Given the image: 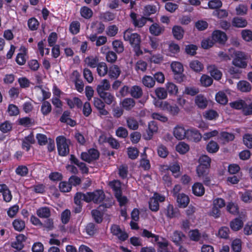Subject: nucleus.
<instances>
[{"label":"nucleus","instance_id":"nucleus-27","mask_svg":"<svg viewBox=\"0 0 252 252\" xmlns=\"http://www.w3.org/2000/svg\"><path fill=\"white\" fill-rule=\"evenodd\" d=\"M104 102L108 105L111 104L115 100L114 95L110 92H106L98 94Z\"/></svg>","mask_w":252,"mask_h":252},{"label":"nucleus","instance_id":"nucleus-16","mask_svg":"<svg viewBox=\"0 0 252 252\" xmlns=\"http://www.w3.org/2000/svg\"><path fill=\"white\" fill-rule=\"evenodd\" d=\"M192 193L196 196H202L205 193V188L199 182L195 183L192 187Z\"/></svg>","mask_w":252,"mask_h":252},{"label":"nucleus","instance_id":"nucleus-5","mask_svg":"<svg viewBox=\"0 0 252 252\" xmlns=\"http://www.w3.org/2000/svg\"><path fill=\"white\" fill-rule=\"evenodd\" d=\"M171 68L174 74V78L178 82L183 81L184 75L183 74L184 68L183 64L178 62H173L171 64Z\"/></svg>","mask_w":252,"mask_h":252},{"label":"nucleus","instance_id":"nucleus-57","mask_svg":"<svg viewBox=\"0 0 252 252\" xmlns=\"http://www.w3.org/2000/svg\"><path fill=\"white\" fill-rule=\"evenodd\" d=\"M127 155L129 158L131 159H135L139 155V151L135 147H128L127 148Z\"/></svg>","mask_w":252,"mask_h":252},{"label":"nucleus","instance_id":"nucleus-47","mask_svg":"<svg viewBox=\"0 0 252 252\" xmlns=\"http://www.w3.org/2000/svg\"><path fill=\"white\" fill-rule=\"evenodd\" d=\"M60 190L62 192H68L72 189L71 186L69 182L61 181L59 185Z\"/></svg>","mask_w":252,"mask_h":252},{"label":"nucleus","instance_id":"nucleus-55","mask_svg":"<svg viewBox=\"0 0 252 252\" xmlns=\"http://www.w3.org/2000/svg\"><path fill=\"white\" fill-rule=\"evenodd\" d=\"M71 213L69 209H65L61 214V221L64 224H67L70 219Z\"/></svg>","mask_w":252,"mask_h":252},{"label":"nucleus","instance_id":"nucleus-48","mask_svg":"<svg viewBox=\"0 0 252 252\" xmlns=\"http://www.w3.org/2000/svg\"><path fill=\"white\" fill-rule=\"evenodd\" d=\"M74 203L75 206L74 207L73 212L76 213H80L82 210V202L81 200L75 195L74 196Z\"/></svg>","mask_w":252,"mask_h":252},{"label":"nucleus","instance_id":"nucleus-35","mask_svg":"<svg viewBox=\"0 0 252 252\" xmlns=\"http://www.w3.org/2000/svg\"><path fill=\"white\" fill-rule=\"evenodd\" d=\"M215 98L217 102L222 105L226 104L228 101L226 94L222 91H220L216 94Z\"/></svg>","mask_w":252,"mask_h":252},{"label":"nucleus","instance_id":"nucleus-40","mask_svg":"<svg viewBox=\"0 0 252 252\" xmlns=\"http://www.w3.org/2000/svg\"><path fill=\"white\" fill-rule=\"evenodd\" d=\"M92 217L97 223H100L103 220V214L97 209H94L91 211Z\"/></svg>","mask_w":252,"mask_h":252},{"label":"nucleus","instance_id":"nucleus-29","mask_svg":"<svg viewBox=\"0 0 252 252\" xmlns=\"http://www.w3.org/2000/svg\"><path fill=\"white\" fill-rule=\"evenodd\" d=\"M92 192H87L86 193L77 192L75 193V195L77 196L81 201L83 200L87 203H90L93 201V197Z\"/></svg>","mask_w":252,"mask_h":252},{"label":"nucleus","instance_id":"nucleus-56","mask_svg":"<svg viewBox=\"0 0 252 252\" xmlns=\"http://www.w3.org/2000/svg\"><path fill=\"white\" fill-rule=\"evenodd\" d=\"M210 167L202 166V165H198L196 167V172L198 177L201 176H205L209 174Z\"/></svg>","mask_w":252,"mask_h":252},{"label":"nucleus","instance_id":"nucleus-49","mask_svg":"<svg viewBox=\"0 0 252 252\" xmlns=\"http://www.w3.org/2000/svg\"><path fill=\"white\" fill-rule=\"evenodd\" d=\"M155 94L158 98L163 99L167 96V92L165 89L162 87L157 88L155 91Z\"/></svg>","mask_w":252,"mask_h":252},{"label":"nucleus","instance_id":"nucleus-58","mask_svg":"<svg viewBox=\"0 0 252 252\" xmlns=\"http://www.w3.org/2000/svg\"><path fill=\"white\" fill-rule=\"evenodd\" d=\"M229 229L227 226L221 227L218 231V236L221 238L227 239L229 237Z\"/></svg>","mask_w":252,"mask_h":252},{"label":"nucleus","instance_id":"nucleus-63","mask_svg":"<svg viewBox=\"0 0 252 252\" xmlns=\"http://www.w3.org/2000/svg\"><path fill=\"white\" fill-rule=\"evenodd\" d=\"M212 78L207 75H203L200 78V82L202 86L208 87L211 86L213 83Z\"/></svg>","mask_w":252,"mask_h":252},{"label":"nucleus","instance_id":"nucleus-37","mask_svg":"<svg viewBox=\"0 0 252 252\" xmlns=\"http://www.w3.org/2000/svg\"><path fill=\"white\" fill-rule=\"evenodd\" d=\"M97 67V72L99 76H104L108 73V67L104 62H100Z\"/></svg>","mask_w":252,"mask_h":252},{"label":"nucleus","instance_id":"nucleus-4","mask_svg":"<svg viewBox=\"0 0 252 252\" xmlns=\"http://www.w3.org/2000/svg\"><path fill=\"white\" fill-rule=\"evenodd\" d=\"M99 156L100 153L98 150L91 148L88 150V152H82L80 158L82 160L90 163L93 161L97 160Z\"/></svg>","mask_w":252,"mask_h":252},{"label":"nucleus","instance_id":"nucleus-17","mask_svg":"<svg viewBox=\"0 0 252 252\" xmlns=\"http://www.w3.org/2000/svg\"><path fill=\"white\" fill-rule=\"evenodd\" d=\"M176 197L177 198V202L178 204V206L180 208H186L189 202V196L184 193H181Z\"/></svg>","mask_w":252,"mask_h":252},{"label":"nucleus","instance_id":"nucleus-32","mask_svg":"<svg viewBox=\"0 0 252 252\" xmlns=\"http://www.w3.org/2000/svg\"><path fill=\"white\" fill-rule=\"evenodd\" d=\"M14 229L19 232L22 231L25 228V222L20 219H16L12 222Z\"/></svg>","mask_w":252,"mask_h":252},{"label":"nucleus","instance_id":"nucleus-12","mask_svg":"<svg viewBox=\"0 0 252 252\" xmlns=\"http://www.w3.org/2000/svg\"><path fill=\"white\" fill-rule=\"evenodd\" d=\"M230 227L234 231L240 230L244 226V222L241 217H237L230 222Z\"/></svg>","mask_w":252,"mask_h":252},{"label":"nucleus","instance_id":"nucleus-3","mask_svg":"<svg viewBox=\"0 0 252 252\" xmlns=\"http://www.w3.org/2000/svg\"><path fill=\"white\" fill-rule=\"evenodd\" d=\"M56 143L59 155L62 157L67 156L69 153V140L63 136H59L56 138Z\"/></svg>","mask_w":252,"mask_h":252},{"label":"nucleus","instance_id":"nucleus-53","mask_svg":"<svg viewBox=\"0 0 252 252\" xmlns=\"http://www.w3.org/2000/svg\"><path fill=\"white\" fill-rule=\"evenodd\" d=\"M199 165H202V166L210 167L211 159L207 155L201 156L199 159Z\"/></svg>","mask_w":252,"mask_h":252},{"label":"nucleus","instance_id":"nucleus-7","mask_svg":"<svg viewBox=\"0 0 252 252\" xmlns=\"http://www.w3.org/2000/svg\"><path fill=\"white\" fill-rule=\"evenodd\" d=\"M160 107L164 111H167L172 116H176L180 111L178 106L173 102L168 101L161 102L160 104Z\"/></svg>","mask_w":252,"mask_h":252},{"label":"nucleus","instance_id":"nucleus-43","mask_svg":"<svg viewBox=\"0 0 252 252\" xmlns=\"http://www.w3.org/2000/svg\"><path fill=\"white\" fill-rule=\"evenodd\" d=\"M206 149L210 153H215L219 151V146L217 142L212 140L207 145Z\"/></svg>","mask_w":252,"mask_h":252},{"label":"nucleus","instance_id":"nucleus-52","mask_svg":"<svg viewBox=\"0 0 252 252\" xmlns=\"http://www.w3.org/2000/svg\"><path fill=\"white\" fill-rule=\"evenodd\" d=\"M128 167L126 165L122 164L119 168L118 174L122 179H126L128 175Z\"/></svg>","mask_w":252,"mask_h":252},{"label":"nucleus","instance_id":"nucleus-30","mask_svg":"<svg viewBox=\"0 0 252 252\" xmlns=\"http://www.w3.org/2000/svg\"><path fill=\"white\" fill-rule=\"evenodd\" d=\"M36 215L40 218L47 219L51 216V211L48 207H42L36 210Z\"/></svg>","mask_w":252,"mask_h":252},{"label":"nucleus","instance_id":"nucleus-14","mask_svg":"<svg viewBox=\"0 0 252 252\" xmlns=\"http://www.w3.org/2000/svg\"><path fill=\"white\" fill-rule=\"evenodd\" d=\"M165 214L167 218L172 219L178 217L179 211L178 208H174L173 205L169 204L165 209Z\"/></svg>","mask_w":252,"mask_h":252},{"label":"nucleus","instance_id":"nucleus-41","mask_svg":"<svg viewBox=\"0 0 252 252\" xmlns=\"http://www.w3.org/2000/svg\"><path fill=\"white\" fill-rule=\"evenodd\" d=\"M15 173L21 177H26L29 173V169L26 165H18L15 169Z\"/></svg>","mask_w":252,"mask_h":252},{"label":"nucleus","instance_id":"nucleus-21","mask_svg":"<svg viewBox=\"0 0 252 252\" xmlns=\"http://www.w3.org/2000/svg\"><path fill=\"white\" fill-rule=\"evenodd\" d=\"M212 38L214 43L218 42L220 44H224L227 40L226 32H212Z\"/></svg>","mask_w":252,"mask_h":252},{"label":"nucleus","instance_id":"nucleus-59","mask_svg":"<svg viewBox=\"0 0 252 252\" xmlns=\"http://www.w3.org/2000/svg\"><path fill=\"white\" fill-rule=\"evenodd\" d=\"M244 144L249 149L252 148V134L246 133L243 136Z\"/></svg>","mask_w":252,"mask_h":252},{"label":"nucleus","instance_id":"nucleus-44","mask_svg":"<svg viewBox=\"0 0 252 252\" xmlns=\"http://www.w3.org/2000/svg\"><path fill=\"white\" fill-rule=\"evenodd\" d=\"M197 49L198 47L196 45L190 44L185 46V51L187 55L193 56L196 54Z\"/></svg>","mask_w":252,"mask_h":252},{"label":"nucleus","instance_id":"nucleus-61","mask_svg":"<svg viewBox=\"0 0 252 252\" xmlns=\"http://www.w3.org/2000/svg\"><path fill=\"white\" fill-rule=\"evenodd\" d=\"M199 92V90L198 88L195 87H186L185 89L183 94H186L190 96H194Z\"/></svg>","mask_w":252,"mask_h":252},{"label":"nucleus","instance_id":"nucleus-11","mask_svg":"<svg viewBox=\"0 0 252 252\" xmlns=\"http://www.w3.org/2000/svg\"><path fill=\"white\" fill-rule=\"evenodd\" d=\"M201 134L197 129H189L187 130L186 138L188 140L197 142L201 140Z\"/></svg>","mask_w":252,"mask_h":252},{"label":"nucleus","instance_id":"nucleus-54","mask_svg":"<svg viewBox=\"0 0 252 252\" xmlns=\"http://www.w3.org/2000/svg\"><path fill=\"white\" fill-rule=\"evenodd\" d=\"M86 232L89 235L92 236L96 233L97 228L94 223L90 222L87 224L85 227Z\"/></svg>","mask_w":252,"mask_h":252},{"label":"nucleus","instance_id":"nucleus-25","mask_svg":"<svg viewBox=\"0 0 252 252\" xmlns=\"http://www.w3.org/2000/svg\"><path fill=\"white\" fill-rule=\"evenodd\" d=\"M66 103L70 109H73L76 106L78 108H81L82 102L78 97H74L72 99L66 98Z\"/></svg>","mask_w":252,"mask_h":252},{"label":"nucleus","instance_id":"nucleus-28","mask_svg":"<svg viewBox=\"0 0 252 252\" xmlns=\"http://www.w3.org/2000/svg\"><path fill=\"white\" fill-rule=\"evenodd\" d=\"M237 88L241 92L248 93L251 91L252 86L248 81L241 80L237 83Z\"/></svg>","mask_w":252,"mask_h":252},{"label":"nucleus","instance_id":"nucleus-26","mask_svg":"<svg viewBox=\"0 0 252 252\" xmlns=\"http://www.w3.org/2000/svg\"><path fill=\"white\" fill-rule=\"evenodd\" d=\"M110 88V85L107 79H103L100 83L97 85L96 91L98 94L107 92Z\"/></svg>","mask_w":252,"mask_h":252},{"label":"nucleus","instance_id":"nucleus-20","mask_svg":"<svg viewBox=\"0 0 252 252\" xmlns=\"http://www.w3.org/2000/svg\"><path fill=\"white\" fill-rule=\"evenodd\" d=\"M93 202L95 204H98L102 202L105 197V195L102 189H96L92 192Z\"/></svg>","mask_w":252,"mask_h":252},{"label":"nucleus","instance_id":"nucleus-19","mask_svg":"<svg viewBox=\"0 0 252 252\" xmlns=\"http://www.w3.org/2000/svg\"><path fill=\"white\" fill-rule=\"evenodd\" d=\"M84 61L87 66L91 68L96 67L100 63L97 56L93 55L86 57Z\"/></svg>","mask_w":252,"mask_h":252},{"label":"nucleus","instance_id":"nucleus-51","mask_svg":"<svg viewBox=\"0 0 252 252\" xmlns=\"http://www.w3.org/2000/svg\"><path fill=\"white\" fill-rule=\"evenodd\" d=\"M231 249L235 252H240L242 250V242L240 239L233 240L231 243Z\"/></svg>","mask_w":252,"mask_h":252},{"label":"nucleus","instance_id":"nucleus-34","mask_svg":"<svg viewBox=\"0 0 252 252\" xmlns=\"http://www.w3.org/2000/svg\"><path fill=\"white\" fill-rule=\"evenodd\" d=\"M189 67L193 71L199 72L204 68L203 64L198 60H193L189 63Z\"/></svg>","mask_w":252,"mask_h":252},{"label":"nucleus","instance_id":"nucleus-18","mask_svg":"<svg viewBox=\"0 0 252 252\" xmlns=\"http://www.w3.org/2000/svg\"><path fill=\"white\" fill-rule=\"evenodd\" d=\"M143 94L142 88L138 85H133L130 87V95L133 98H140Z\"/></svg>","mask_w":252,"mask_h":252},{"label":"nucleus","instance_id":"nucleus-23","mask_svg":"<svg viewBox=\"0 0 252 252\" xmlns=\"http://www.w3.org/2000/svg\"><path fill=\"white\" fill-rule=\"evenodd\" d=\"M158 130V126L155 121H152L149 123L148 127L147 130V136L145 137V139L150 140L152 139L153 134Z\"/></svg>","mask_w":252,"mask_h":252},{"label":"nucleus","instance_id":"nucleus-38","mask_svg":"<svg viewBox=\"0 0 252 252\" xmlns=\"http://www.w3.org/2000/svg\"><path fill=\"white\" fill-rule=\"evenodd\" d=\"M204 117L208 120H213L219 117L218 112L213 109H209L205 111L203 113Z\"/></svg>","mask_w":252,"mask_h":252},{"label":"nucleus","instance_id":"nucleus-24","mask_svg":"<svg viewBox=\"0 0 252 252\" xmlns=\"http://www.w3.org/2000/svg\"><path fill=\"white\" fill-rule=\"evenodd\" d=\"M122 108L126 110H130L135 105V101L133 98H124L121 102Z\"/></svg>","mask_w":252,"mask_h":252},{"label":"nucleus","instance_id":"nucleus-60","mask_svg":"<svg viewBox=\"0 0 252 252\" xmlns=\"http://www.w3.org/2000/svg\"><path fill=\"white\" fill-rule=\"evenodd\" d=\"M7 111L10 116H17L19 114L18 107L13 104H9L8 105Z\"/></svg>","mask_w":252,"mask_h":252},{"label":"nucleus","instance_id":"nucleus-31","mask_svg":"<svg viewBox=\"0 0 252 252\" xmlns=\"http://www.w3.org/2000/svg\"><path fill=\"white\" fill-rule=\"evenodd\" d=\"M185 237V235L181 231H175L171 237L172 241L177 246H180L182 241V237Z\"/></svg>","mask_w":252,"mask_h":252},{"label":"nucleus","instance_id":"nucleus-2","mask_svg":"<svg viewBox=\"0 0 252 252\" xmlns=\"http://www.w3.org/2000/svg\"><path fill=\"white\" fill-rule=\"evenodd\" d=\"M229 54L231 57H235L232 61L233 64L239 68H244L247 66V57L245 54L242 52L236 51L234 49H229Z\"/></svg>","mask_w":252,"mask_h":252},{"label":"nucleus","instance_id":"nucleus-13","mask_svg":"<svg viewBox=\"0 0 252 252\" xmlns=\"http://www.w3.org/2000/svg\"><path fill=\"white\" fill-rule=\"evenodd\" d=\"M194 102L196 106L202 109L206 108L208 104L207 98L202 94H198L195 96Z\"/></svg>","mask_w":252,"mask_h":252},{"label":"nucleus","instance_id":"nucleus-22","mask_svg":"<svg viewBox=\"0 0 252 252\" xmlns=\"http://www.w3.org/2000/svg\"><path fill=\"white\" fill-rule=\"evenodd\" d=\"M121 71L119 67L115 64H113L108 69V76L110 79H115L119 77Z\"/></svg>","mask_w":252,"mask_h":252},{"label":"nucleus","instance_id":"nucleus-10","mask_svg":"<svg viewBox=\"0 0 252 252\" xmlns=\"http://www.w3.org/2000/svg\"><path fill=\"white\" fill-rule=\"evenodd\" d=\"M108 185L112 189L114 196L123 194L122 183L119 180H113L108 183Z\"/></svg>","mask_w":252,"mask_h":252},{"label":"nucleus","instance_id":"nucleus-9","mask_svg":"<svg viewBox=\"0 0 252 252\" xmlns=\"http://www.w3.org/2000/svg\"><path fill=\"white\" fill-rule=\"evenodd\" d=\"M94 105L98 111L100 115L106 116L108 114V111L105 109V103L100 98L94 97Z\"/></svg>","mask_w":252,"mask_h":252},{"label":"nucleus","instance_id":"nucleus-62","mask_svg":"<svg viewBox=\"0 0 252 252\" xmlns=\"http://www.w3.org/2000/svg\"><path fill=\"white\" fill-rule=\"evenodd\" d=\"M166 90L167 93L171 94H176L178 92V87L171 82L167 83Z\"/></svg>","mask_w":252,"mask_h":252},{"label":"nucleus","instance_id":"nucleus-8","mask_svg":"<svg viewBox=\"0 0 252 252\" xmlns=\"http://www.w3.org/2000/svg\"><path fill=\"white\" fill-rule=\"evenodd\" d=\"M27 237L23 234H19L16 236L15 241L11 242V247L17 251L22 250L25 247L24 242Z\"/></svg>","mask_w":252,"mask_h":252},{"label":"nucleus","instance_id":"nucleus-46","mask_svg":"<svg viewBox=\"0 0 252 252\" xmlns=\"http://www.w3.org/2000/svg\"><path fill=\"white\" fill-rule=\"evenodd\" d=\"M126 124L128 127L132 130L138 129L139 124L137 121L133 117H129L126 119Z\"/></svg>","mask_w":252,"mask_h":252},{"label":"nucleus","instance_id":"nucleus-33","mask_svg":"<svg viewBox=\"0 0 252 252\" xmlns=\"http://www.w3.org/2000/svg\"><path fill=\"white\" fill-rule=\"evenodd\" d=\"M143 84L147 88H153L155 85V81L153 77L149 75H145L142 79Z\"/></svg>","mask_w":252,"mask_h":252},{"label":"nucleus","instance_id":"nucleus-64","mask_svg":"<svg viewBox=\"0 0 252 252\" xmlns=\"http://www.w3.org/2000/svg\"><path fill=\"white\" fill-rule=\"evenodd\" d=\"M214 44L212 38L203 39L201 41V47L204 49H208L212 47Z\"/></svg>","mask_w":252,"mask_h":252},{"label":"nucleus","instance_id":"nucleus-1","mask_svg":"<svg viewBox=\"0 0 252 252\" xmlns=\"http://www.w3.org/2000/svg\"><path fill=\"white\" fill-rule=\"evenodd\" d=\"M124 38L125 41L129 42L136 56H139L143 54L140 48V36L137 32H124Z\"/></svg>","mask_w":252,"mask_h":252},{"label":"nucleus","instance_id":"nucleus-15","mask_svg":"<svg viewBox=\"0 0 252 252\" xmlns=\"http://www.w3.org/2000/svg\"><path fill=\"white\" fill-rule=\"evenodd\" d=\"M173 134L176 139L182 140L186 138L187 130H186L183 126H177L174 128Z\"/></svg>","mask_w":252,"mask_h":252},{"label":"nucleus","instance_id":"nucleus-39","mask_svg":"<svg viewBox=\"0 0 252 252\" xmlns=\"http://www.w3.org/2000/svg\"><path fill=\"white\" fill-rule=\"evenodd\" d=\"M189 149L188 144L184 142H179L176 146V150L181 154H185L187 153Z\"/></svg>","mask_w":252,"mask_h":252},{"label":"nucleus","instance_id":"nucleus-50","mask_svg":"<svg viewBox=\"0 0 252 252\" xmlns=\"http://www.w3.org/2000/svg\"><path fill=\"white\" fill-rule=\"evenodd\" d=\"M227 211L231 214L236 215L239 213V207L233 202H229L226 206Z\"/></svg>","mask_w":252,"mask_h":252},{"label":"nucleus","instance_id":"nucleus-6","mask_svg":"<svg viewBox=\"0 0 252 252\" xmlns=\"http://www.w3.org/2000/svg\"><path fill=\"white\" fill-rule=\"evenodd\" d=\"M110 230L113 235L116 236L118 240L122 242L125 241L128 238V234L125 230H123L119 225L112 224L110 227Z\"/></svg>","mask_w":252,"mask_h":252},{"label":"nucleus","instance_id":"nucleus-36","mask_svg":"<svg viewBox=\"0 0 252 252\" xmlns=\"http://www.w3.org/2000/svg\"><path fill=\"white\" fill-rule=\"evenodd\" d=\"M41 112L44 116H47L52 111V106L50 103L48 101H43L42 103Z\"/></svg>","mask_w":252,"mask_h":252},{"label":"nucleus","instance_id":"nucleus-45","mask_svg":"<svg viewBox=\"0 0 252 252\" xmlns=\"http://www.w3.org/2000/svg\"><path fill=\"white\" fill-rule=\"evenodd\" d=\"M114 50L117 53H121L124 51V47L122 41L119 40H115L112 42Z\"/></svg>","mask_w":252,"mask_h":252},{"label":"nucleus","instance_id":"nucleus-42","mask_svg":"<svg viewBox=\"0 0 252 252\" xmlns=\"http://www.w3.org/2000/svg\"><path fill=\"white\" fill-rule=\"evenodd\" d=\"M232 25L236 27L243 28L247 26V21L242 18L235 17L232 20Z\"/></svg>","mask_w":252,"mask_h":252}]
</instances>
